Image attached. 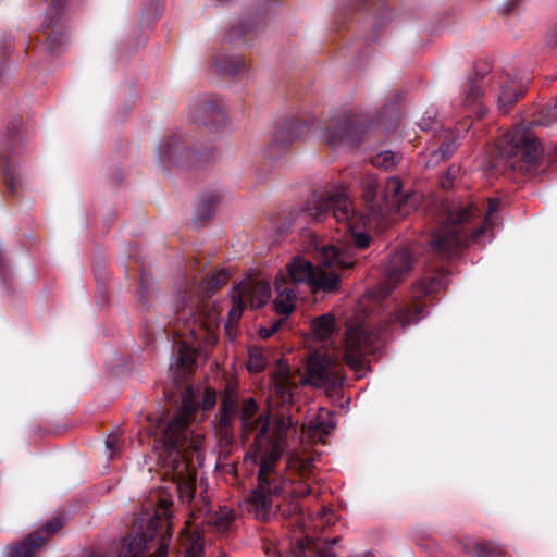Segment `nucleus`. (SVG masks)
<instances>
[{"instance_id":"obj_1","label":"nucleus","mask_w":557,"mask_h":557,"mask_svg":"<svg viewBox=\"0 0 557 557\" xmlns=\"http://www.w3.org/2000/svg\"><path fill=\"white\" fill-rule=\"evenodd\" d=\"M259 406L255 398L244 400L239 408L240 430L244 437L255 434L253 454L255 461L259 462L258 485L252 494V500L258 505V513L264 515L269 508V500L263 495L264 491L280 494L287 482L270 472L272 462H277L286 448L288 431L292 426L290 418L275 417L270 414L255 418Z\"/></svg>"},{"instance_id":"obj_2","label":"nucleus","mask_w":557,"mask_h":557,"mask_svg":"<svg viewBox=\"0 0 557 557\" xmlns=\"http://www.w3.org/2000/svg\"><path fill=\"white\" fill-rule=\"evenodd\" d=\"M304 213L317 222L332 216L336 222L343 223L350 235L346 242L324 245L318 250V260L325 268L337 271L352 269L357 263L356 250L368 248L372 242V236L368 232L355 231L354 223L360 216L344 190L327 196L313 194L306 203Z\"/></svg>"},{"instance_id":"obj_3","label":"nucleus","mask_w":557,"mask_h":557,"mask_svg":"<svg viewBox=\"0 0 557 557\" xmlns=\"http://www.w3.org/2000/svg\"><path fill=\"white\" fill-rule=\"evenodd\" d=\"M500 201L491 198L487 209L481 218L480 208L473 203H453L445 209V218L434 232L431 245L435 253L451 259L469 246L481 245L492 232V216L499 210Z\"/></svg>"},{"instance_id":"obj_4","label":"nucleus","mask_w":557,"mask_h":557,"mask_svg":"<svg viewBox=\"0 0 557 557\" xmlns=\"http://www.w3.org/2000/svg\"><path fill=\"white\" fill-rule=\"evenodd\" d=\"M172 502L163 498L157 508L147 510L138 521V530L121 537L116 557H168L172 534Z\"/></svg>"},{"instance_id":"obj_5","label":"nucleus","mask_w":557,"mask_h":557,"mask_svg":"<svg viewBox=\"0 0 557 557\" xmlns=\"http://www.w3.org/2000/svg\"><path fill=\"white\" fill-rule=\"evenodd\" d=\"M196 409V404L187 396H184L182 409L162 426L158 443L162 444L166 458L173 468L177 467L187 449L196 447L189 436V421Z\"/></svg>"},{"instance_id":"obj_6","label":"nucleus","mask_w":557,"mask_h":557,"mask_svg":"<svg viewBox=\"0 0 557 557\" xmlns=\"http://www.w3.org/2000/svg\"><path fill=\"white\" fill-rule=\"evenodd\" d=\"M386 339L385 326L372 329L366 323L350 322L345 334V360L354 370L364 366L366 355L380 350Z\"/></svg>"},{"instance_id":"obj_7","label":"nucleus","mask_w":557,"mask_h":557,"mask_svg":"<svg viewBox=\"0 0 557 557\" xmlns=\"http://www.w3.org/2000/svg\"><path fill=\"white\" fill-rule=\"evenodd\" d=\"M542 153L537 138L527 128L508 132L498 143V154L505 165L515 171H527Z\"/></svg>"},{"instance_id":"obj_8","label":"nucleus","mask_w":557,"mask_h":557,"mask_svg":"<svg viewBox=\"0 0 557 557\" xmlns=\"http://www.w3.org/2000/svg\"><path fill=\"white\" fill-rule=\"evenodd\" d=\"M21 127L22 119H12L2 132L0 141V154L4 161V184L12 195L22 187L26 176L25 171L13 161V157L22 152Z\"/></svg>"},{"instance_id":"obj_9","label":"nucleus","mask_w":557,"mask_h":557,"mask_svg":"<svg viewBox=\"0 0 557 557\" xmlns=\"http://www.w3.org/2000/svg\"><path fill=\"white\" fill-rule=\"evenodd\" d=\"M368 124L361 115L345 111L332 119L325 128L323 137L327 145L337 148L341 146H357L363 139Z\"/></svg>"},{"instance_id":"obj_10","label":"nucleus","mask_w":557,"mask_h":557,"mask_svg":"<svg viewBox=\"0 0 557 557\" xmlns=\"http://www.w3.org/2000/svg\"><path fill=\"white\" fill-rule=\"evenodd\" d=\"M346 380L343 367L327 354L315 351L307 361L306 383L315 387L334 389Z\"/></svg>"},{"instance_id":"obj_11","label":"nucleus","mask_w":557,"mask_h":557,"mask_svg":"<svg viewBox=\"0 0 557 557\" xmlns=\"http://www.w3.org/2000/svg\"><path fill=\"white\" fill-rule=\"evenodd\" d=\"M66 23V0H51L47 8L46 18L42 23L44 32H48L45 40V49L51 55L62 52L66 45L65 37Z\"/></svg>"},{"instance_id":"obj_12","label":"nucleus","mask_w":557,"mask_h":557,"mask_svg":"<svg viewBox=\"0 0 557 557\" xmlns=\"http://www.w3.org/2000/svg\"><path fill=\"white\" fill-rule=\"evenodd\" d=\"M414 264V257L408 249L393 252L385 264V280L379 285L382 297L388 296L405 280Z\"/></svg>"},{"instance_id":"obj_13","label":"nucleus","mask_w":557,"mask_h":557,"mask_svg":"<svg viewBox=\"0 0 557 557\" xmlns=\"http://www.w3.org/2000/svg\"><path fill=\"white\" fill-rule=\"evenodd\" d=\"M64 524L62 517L47 521L36 533L28 534L14 545L7 546L5 557H34L36 550Z\"/></svg>"},{"instance_id":"obj_14","label":"nucleus","mask_w":557,"mask_h":557,"mask_svg":"<svg viewBox=\"0 0 557 557\" xmlns=\"http://www.w3.org/2000/svg\"><path fill=\"white\" fill-rule=\"evenodd\" d=\"M158 156L165 164L196 168L201 163V153L186 148L177 135H172L159 144Z\"/></svg>"},{"instance_id":"obj_15","label":"nucleus","mask_w":557,"mask_h":557,"mask_svg":"<svg viewBox=\"0 0 557 557\" xmlns=\"http://www.w3.org/2000/svg\"><path fill=\"white\" fill-rule=\"evenodd\" d=\"M308 132V125L293 119L282 124L272 135L271 141L264 150L269 160L276 159L287 148Z\"/></svg>"},{"instance_id":"obj_16","label":"nucleus","mask_w":557,"mask_h":557,"mask_svg":"<svg viewBox=\"0 0 557 557\" xmlns=\"http://www.w3.org/2000/svg\"><path fill=\"white\" fill-rule=\"evenodd\" d=\"M276 462H272L271 463V467H270V472L277 475L280 479L284 480L287 482L285 488L282 491V493L280 494H273L271 491H264L263 495L265 496V499L269 500V508H267L264 511V515H259L258 513V504L255 503L252 500V494L253 492L256 491V488H253L249 496H248V499H247V503H248V509L250 512H252L257 519L259 520H268L271 515H272V509H273V506H274V499L275 498H281V497H284L285 495L287 494H290L293 497L297 498V497H305L307 495H309L311 493V488L309 485H307L306 483H299L297 486L294 485V483L289 480V479H286L284 475H282L280 472L275 471L274 470V466H275Z\"/></svg>"},{"instance_id":"obj_17","label":"nucleus","mask_w":557,"mask_h":557,"mask_svg":"<svg viewBox=\"0 0 557 557\" xmlns=\"http://www.w3.org/2000/svg\"><path fill=\"white\" fill-rule=\"evenodd\" d=\"M190 116L195 123L203 124L210 131L219 128L225 120L222 107L218 100L211 98L198 100L190 108Z\"/></svg>"},{"instance_id":"obj_18","label":"nucleus","mask_w":557,"mask_h":557,"mask_svg":"<svg viewBox=\"0 0 557 557\" xmlns=\"http://www.w3.org/2000/svg\"><path fill=\"white\" fill-rule=\"evenodd\" d=\"M317 268L304 257L296 256L277 274L284 275V281L292 284H311Z\"/></svg>"},{"instance_id":"obj_19","label":"nucleus","mask_w":557,"mask_h":557,"mask_svg":"<svg viewBox=\"0 0 557 557\" xmlns=\"http://www.w3.org/2000/svg\"><path fill=\"white\" fill-rule=\"evenodd\" d=\"M335 428L336 423L332 411L324 408H319L318 412L306 424L308 435L320 442H325V438Z\"/></svg>"},{"instance_id":"obj_20","label":"nucleus","mask_w":557,"mask_h":557,"mask_svg":"<svg viewBox=\"0 0 557 557\" xmlns=\"http://www.w3.org/2000/svg\"><path fill=\"white\" fill-rule=\"evenodd\" d=\"M428 315L426 307L421 301H411L399 304L391 321L398 323L401 327L419 323Z\"/></svg>"},{"instance_id":"obj_21","label":"nucleus","mask_w":557,"mask_h":557,"mask_svg":"<svg viewBox=\"0 0 557 557\" xmlns=\"http://www.w3.org/2000/svg\"><path fill=\"white\" fill-rule=\"evenodd\" d=\"M275 290L277 293L273 307L278 314L288 317L295 309L296 293L293 287L284 281L283 274L275 277Z\"/></svg>"},{"instance_id":"obj_22","label":"nucleus","mask_w":557,"mask_h":557,"mask_svg":"<svg viewBox=\"0 0 557 557\" xmlns=\"http://www.w3.org/2000/svg\"><path fill=\"white\" fill-rule=\"evenodd\" d=\"M383 201L391 211L401 212L403 206L407 201V196L403 191V183L396 177H388L384 185Z\"/></svg>"},{"instance_id":"obj_23","label":"nucleus","mask_w":557,"mask_h":557,"mask_svg":"<svg viewBox=\"0 0 557 557\" xmlns=\"http://www.w3.org/2000/svg\"><path fill=\"white\" fill-rule=\"evenodd\" d=\"M523 95V89L517 86L515 78L507 76L500 85L498 95V109L506 114L511 106Z\"/></svg>"},{"instance_id":"obj_24","label":"nucleus","mask_w":557,"mask_h":557,"mask_svg":"<svg viewBox=\"0 0 557 557\" xmlns=\"http://www.w3.org/2000/svg\"><path fill=\"white\" fill-rule=\"evenodd\" d=\"M221 200V195L218 191L205 193L198 201L195 210V222L205 223L208 221L215 211L218 203Z\"/></svg>"},{"instance_id":"obj_25","label":"nucleus","mask_w":557,"mask_h":557,"mask_svg":"<svg viewBox=\"0 0 557 557\" xmlns=\"http://www.w3.org/2000/svg\"><path fill=\"white\" fill-rule=\"evenodd\" d=\"M458 144L455 139L443 141L438 148L431 150L426 156L425 166L435 168L442 161L449 159L457 150Z\"/></svg>"},{"instance_id":"obj_26","label":"nucleus","mask_w":557,"mask_h":557,"mask_svg":"<svg viewBox=\"0 0 557 557\" xmlns=\"http://www.w3.org/2000/svg\"><path fill=\"white\" fill-rule=\"evenodd\" d=\"M339 283L341 281L337 273H327L317 268L310 286L318 290L333 293L339 288Z\"/></svg>"},{"instance_id":"obj_27","label":"nucleus","mask_w":557,"mask_h":557,"mask_svg":"<svg viewBox=\"0 0 557 557\" xmlns=\"http://www.w3.org/2000/svg\"><path fill=\"white\" fill-rule=\"evenodd\" d=\"M379 187L377 180L372 175L366 176L362 181V196L372 213L382 211L381 206L376 202Z\"/></svg>"},{"instance_id":"obj_28","label":"nucleus","mask_w":557,"mask_h":557,"mask_svg":"<svg viewBox=\"0 0 557 557\" xmlns=\"http://www.w3.org/2000/svg\"><path fill=\"white\" fill-rule=\"evenodd\" d=\"M482 81L483 75L475 73L473 76L469 77L465 84V106H472L476 103L482 96Z\"/></svg>"},{"instance_id":"obj_29","label":"nucleus","mask_w":557,"mask_h":557,"mask_svg":"<svg viewBox=\"0 0 557 557\" xmlns=\"http://www.w3.org/2000/svg\"><path fill=\"white\" fill-rule=\"evenodd\" d=\"M215 66L222 73L236 75L246 70V63L242 57L221 55L215 60Z\"/></svg>"},{"instance_id":"obj_30","label":"nucleus","mask_w":557,"mask_h":557,"mask_svg":"<svg viewBox=\"0 0 557 557\" xmlns=\"http://www.w3.org/2000/svg\"><path fill=\"white\" fill-rule=\"evenodd\" d=\"M471 557H510L507 550L493 542L476 543L471 552Z\"/></svg>"},{"instance_id":"obj_31","label":"nucleus","mask_w":557,"mask_h":557,"mask_svg":"<svg viewBox=\"0 0 557 557\" xmlns=\"http://www.w3.org/2000/svg\"><path fill=\"white\" fill-rule=\"evenodd\" d=\"M334 322L332 314H322L312 321L311 330L314 335L325 341L330 338L333 333Z\"/></svg>"},{"instance_id":"obj_32","label":"nucleus","mask_w":557,"mask_h":557,"mask_svg":"<svg viewBox=\"0 0 557 557\" xmlns=\"http://www.w3.org/2000/svg\"><path fill=\"white\" fill-rule=\"evenodd\" d=\"M233 521L234 513L226 507L220 508L218 511L212 513L208 519V523L214 527L219 532H225L226 530H228Z\"/></svg>"},{"instance_id":"obj_33","label":"nucleus","mask_w":557,"mask_h":557,"mask_svg":"<svg viewBox=\"0 0 557 557\" xmlns=\"http://www.w3.org/2000/svg\"><path fill=\"white\" fill-rule=\"evenodd\" d=\"M176 320L183 324L187 332L194 334L198 324L194 305L184 304L183 308H177Z\"/></svg>"},{"instance_id":"obj_34","label":"nucleus","mask_w":557,"mask_h":557,"mask_svg":"<svg viewBox=\"0 0 557 557\" xmlns=\"http://www.w3.org/2000/svg\"><path fill=\"white\" fill-rule=\"evenodd\" d=\"M230 274L225 269H221L211 275H208L202 282V289L208 294H213L227 283Z\"/></svg>"},{"instance_id":"obj_35","label":"nucleus","mask_w":557,"mask_h":557,"mask_svg":"<svg viewBox=\"0 0 557 557\" xmlns=\"http://www.w3.org/2000/svg\"><path fill=\"white\" fill-rule=\"evenodd\" d=\"M230 274L225 269H221L211 275H208L202 282V289L208 294H213L227 283Z\"/></svg>"},{"instance_id":"obj_36","label":"nucleus","mask_w":557,"mask_h":557,"mask_svg":"<svg viewBox=\"0 0 557 557\" xmlns=\"http://www.w3.org/2000/svg\"><path fill=\"white\" fill-rule=\"evenodd\" d=\"M271 297V288L268 283L260 282L251 290L250 301L255 309L262 308Z\"/></svg>"},{"instance_id":"obj_37","label":"nucleus","mask_w":557,"mask_h":557,"mask_svg":"<svg viewBox=\"0 0 557 557\" xmlns=\"http://www.w3.org/2000/svg\"><path fill=\"white\" fill-rule=\"evenodd\" d=\"M444 286L442 280L431 276L420 280L414 287V297L432 294Z\"/></svg>"},{"instance_id":"obj_38","label":"nucleus","mask_w":557,"mask_h":557,"mask_svg":"<svg viewBox=\"0 0 557 557\" xmlns=\"http://www.w3.org/2000/svg\"><path fill=\"white\" fill-rule=\"evenodd\" d=\"M256 26V21L240 22L238 25L232 26L227 32L228 41L233 42L245 38Z\"/></svg>"},{"instance_id":"obj_39","label":"nucleus","mask_w":557,"mask_h":557,"mask_svg":"<svg viewBox=\"0 0 557 557\" xmlns=\"http://www.w3.org/2000/svg\"><path fill=\"white\" fill-rule=\"evenodd\" d=\"M535 125L548 126L557 122V99L553 104L544 107L539 116L533 121Z\"/></svg>"},{"instance_id":"obj_40","label":"nucleus","mask_w":557,"mask_h":557,"mask_svg":"<svg viewBox=\"0 0 557 557\" xmlns=\"http://www.w3.org/2000/svg\"><path fill=\"white\" fill-rule=\"evenodd\" d=\"M236 419L237 418L235 417L219 412L216 417L215 428L223 438L228 440L233 436L232 428Z\"/></svg>"},{"instance_id":"obj_41","label":"nucleus","mask_w":557,"mask_h":557,"mask_svg":"<svg viewBox=\"0 0 557 557\" xmlns=\"http://www.w3.org/2000/svg\"><path fill=\"white\" fill-rule=\"evenodd\" d=\"M189 543L185 549V557H203V537L202 535L195 533L188 539Z\"/></svg>"},{"instance_id":"obj_42","label":"nucleus","mask_w":557,"mask_h":557,"mask_svg":"<svg viewBox=\"0 0 557 557\" xmlns=\"http://www.w3.org/2000/svg\"><path fill=\"white\" fill-rule=\"evenodd\" d=\"M194 362L195 359L189 348L186 345H182L177 351L176 367L180 368L184 374L185 371L189 369Z\"/></svg>"},{"instance_id":"obj_43","label":"nucleus","mask_w":557,"mask_h":557,"mask_svg":"<svg viewBox=\"0 0 557 557\" xmlns=\"http://www.w3.org/2000/svg\"><path fill=\"white\" fill-rule=\"evenodd\" d=\"M418 125L422 131L426 132H436L441 127V123L437 121V115L433 110L425 111Z\"/></svg>"},{"instance_id":"obj_44","label":"nucleus","mask_w":557,"mask_h":557,"mask_svg":"<svg viewBox=\"0 0 557 557\" xmlns=\"http://www.w3.org/2000/svg\"><path fill=\"white\" fill-rule=\"evenodd\" d=\"M121 445L122 440L120 435L115 433L108 435L106 440V447L109 451V458H114L120 454Z\"/></svg>"},{"instance_id":"obj_45","label":"nucleus","mask_w":557,"mask_h":557,"mask_svg":"<svg viewBox=\"0 0 557 557\" xmlns=\"http://www.w3.org/2000/svg\"><path fill=\"white\" fill-rule=\"evenodd\" d=\"M137 299L141 306H147L149 301V278L146 275H141L139 287L136 292Z\"/></svg>"},{"instance_id":"obj_46","label":"nucleus","mask_w":557,"mask_h":557,"mask_svg":"<svg viewBox=\"0 0 557 557\" xmlns=\"http://www.w3.org/2000/svg\"><path fill=\"white\" fill-rule=\"evenodd\" d=\"M244 305L240 300H238L237 304H235L231 310L228 311V322L225 325V329L227 330L231 324H236L243 313Z\"/></svg>"},{"instance_id":"obj_47","label":"nucleus","mask_w":557,"mask_h":557,"mask_svg":"<svg viewBox=\"0 0 557 557\" xmlns=\"http://www.w3.org/2000/svg\"><path fill=\"white\" fill-rule=\"evenodd\" d=\"M216 404V392L212 388H207L202 396L203 410H211Z\"/></svg>"},{"instance_id":"obj_48","label":"nucleus","mask_w":557,"mask_h":557,"mask_svg":"<svg viewBox=\"0 0 557 557\" xmlns=\"http://www.w3.org/2000/svg\"><path fill=\"white\" fill-rule=\"evenodd\" d=\"M458 173H459L458 166H450L446 171V176H445V180L442 182V187L444 189L450 188L454 183V180L457 177Z\"/></svg>"},{"instance_id":"obj_49","label":"nucleus","mask_w":557,"mask_h":557,"mask_svg":"<svg viewBox=\"0 0 557 557\" xmlns=\"http://www.w3.org/2000/svg\"><path fill=\"white\" fill-rule=\"evenodd\" d=\"M282 323L283 320H276L272 323L270 327H261L259 331L260 336L262 338L271 337L274 333H276L280 330Z\"/></svg>"},{"instance_id":"obj_50","label":"nucleus","mask_w":557,"mask_h":557,"mask_svg":"<svg viewBox=\"0 0 557 557\" xmlns=\"http://www.w3.org/2000/svg\"><path fill=\"white\" fill-rule=\"evenodd\" d=\"M220 408H223L224 410H227V408H231V409L239 408L237 397L223 395Z\"/></svg>"},{"instance_id":"obj_51","label":"nucleus","mask_w":557,"mask_h":557,"mask_svg":"<svg viewBox=\"0 0 557 557\" xmlns=\"http://www.w3.org/2000/svg\"><path fill=\"white\" fill-rule=\"evenodd\" d=\"M180 497L183 500L190 502L194 497V490L189 485L178 486Z\"/></svg>"},{"instance_id":"obj_52","label":"nucleus","mask_w":557,"mask_h":557,"mask_svg":"<svg viewBox=\"0 0 557 557\" xmlns=\"http://www.w3.org/2000/svg\"><path fill=\"white\" fill-rule=\"evenodd\" d=\"M264 368V362L261 359H253L252 356H250V359L248 361V369L253 372H260Z\"/></svg>"},{"instance_id":"obj_53","label":"nucleus","mask_w":557,"mask_h":557,"mask_svg":"<svg viewBox=\"0 0 557 557\" xmlns=\"http://www.w3.org/2000/svg\"><path fill=\"white\" fill-rule=\"evenodd\" d=\"M379 157L382 158V164L386 168L393 165L395 163V154L392 151H384Z\"/></svg>"},{"instance_id":"obj_54","label":"nucleus","mask_w":557,"mask_h":557,"mask_svg":"<svg viewBox=\"0 0 557 557\" xmlns=\"http://www.w3.org/2000/svg\"><path fill=\"white\" fill-rule=\"evenodd\" d=\"M546 44L552 47L557 46V27H553L547 32Z\"/></svg>"},{"instance_id":"obj_55","label":"nucleus","mask_w":557,"mask_h":557,"mask_svg":"<svg viewBox=\"0 0 557 557\" xmlns=\"http://www.w3.org/2000/svg\"><path fill=\"white\" fill-rule=\"evenodd\" d=\"M223 395L237 397L236 386L233 384H227L224 388Z\"/></svg>"},{"instance_id":"obj_56","label":"nucleus","mask_w":557,"mask_h":557,"mask_svg":"<svg viewBox=\"0 0 557 557\" xmlns=\"http://www.w3.org/2000/svg\"><path fill=\"white\" fill-rule=\"evenodd\" d=\"M219 412L226 413L227 416H232V417L239 419V408H236V409L227 408V410L220 408Z\"/></svg>"},{"instance_id":"obj_57","label":"nucleus","mask_w":557,"mask_h":557,"mask_svg":"<svg viewBox=\"0 0 557 557\" xmlns=\"http://www.w3.org/2000/svg\"><path fill=\"white\" fill-rule=\"evenodd\" d=\"M515 3H511V2H507L505 3L503 7H502V12L504 14H508L511 10H512V7H513Z\"/></svg>"},{"instance_id":"obj_58","label":"nucleus","mask_w":557,"mask_h":557,"mask_svg":"<svg viewBox=\"0 0 557 557\" xmlns=\"http://www.w3.org/2000/svg\"><path fill=\"white\" fill-rule=\"evenodd\" d=\"M3 270H4V262H3L2 253L0 252V273H2Z\"/></svg>"}]
</instances>
